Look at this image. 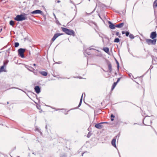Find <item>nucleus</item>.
<instances>
[{
    "mask_svg": "<svg viewBox=\"0 0 157 157\" xmlns=\"http://www.w3.org/2000/svg\"><path fill=\"white\" fill-rule=\"evenodd\" d=\"M116 138L114 137L112 140L111 142V144L113 146L115 147H116Z\"/></svg>",
    "mask_w": 157,
    "mask_h": 157,
    "instance_id": "11",
    "label": "nucleus"
},
{
    "mask_svg": "<svg viewBox=\"0 0 157 157\" xmlns=\"http://www.w3.org/2000/svg\"><path fill=\"white\" fill-rule=\"evenodd\" d=\"M116 34L117 36H118L119 37H121V36L120 35H119V33L118 32H117L116 33Z\"/></svg>",
    "mask_w": 157,
    "mask_h": 157,
    "instance_id": "25",
    "label": "nucleus"
},
{
    "mask_svg": "<svg viewBox=\"0 0 157 157\" xmlns=\"http://www.w3.org/2000/svg\"><path fill=\"white\" fill-rule=\"evenodd\" d=\"M83 95V94H82V97H81V98L79 104V105H78V107H79L80 106V105H81V103H82V98Z\"/></svg>",
    "mask_w": 157,
    "mask_h": 157,
    "instance_id": "20",
    "label": "nucleus"
},
{
    "mask_svg": "<svg viewBox=\"0 0 157 157\" xmlns=\"http://www.w3.org/2000/svg\"><path fill=\"white\" fill-rule=\"evenodd\" d=\"M62 35V34L59 33H57L55 34L53 37L52 38L51 41H52V42H53L58 36L60 35Z\"/></svg>",
    "mask_w": 157,
    "mask_h": 157,
    "instance_id": "7",
    "label": "nucleus"
},
{
    "mask_svg": "<svg viewBox=\"0 0 157 157\" xmlns=\"http://www.w3.org/2000/svg\"><path fill=\"white\" fill-rule=\"evenodd\" d=\"M2 29H1V31H2Z\"/></svg>",
    "mask_w": 157,
    "mask_h": 157,
    "instance_id": "40",
    "label": "nucleus"
},
{
    "mask_svg": "<svg viewBox=\"0 0 157 157\" xmlns=\"http://www.w3.org/2000/svg\"><path fill=\"white\" fill-rule=\"evenodd\" d=\"M42 13V11L40 10H34L31 12V13L33 14H41Z\"/></svg>",
    "mask_w": 157,
    "mask_h": 157,
    "instance_id": "9",
    "label": "nucleus"
},
{
    "mask_svg": "<svg viewBox=\"0 0 157 157\" xmlns=\"http://www.w3.org/2000/svg\"><path fill=\"white\" fill-rule=\"evenodd\" d=\"M107 123V122H101L98 124H96L95 127L98 129H101L103 127V125H102V124Z\"/></svg>",
    "mask_w": 157,
    "mask_h": 157,
    "instance_id": "6",
    "label": "nucleus"
},
{
    "mask_svg": "<svg viewBox=\"0 0 157 157\" xmlns=\"http://www.w3.org/2000/svg\"><path fill=\"white\" fill-rule=\"evenodd\" d=\"M33 65L34 66H36V64H33Z\"/></svg>",
    "mask_w": 157,
    "mask_h": 157,
    "instance_id": "39",
    "label": "nucleus"
},
{
    "mask_svg": "<svg viewBox=\"0 0 157 157\" xmlns=\"http://www.w3.org/2000/svg\"><path fill=\"white\" fill-rule=\"evenodd\" d=\"M26 49L20 48L18 50V55L22 58H24V53L25 52Z\"/></svg>",
    "mask_w": 157,
    "mask_h": 157,
    "instance_id": "3",
    "label": "nucleus"
},
{
    "mask_svg": "<svg viewBox=\"0 0 157 157\" xmlns=\"http://www.w3.org/2000/svg\"><path fill=\"white\" fill-rule=\"evenodd\" d=\"M156 39H153V40H151L150 39H146V42L149 45H150L151 44L155 45L156 44Z\"/></svg>",
    "mask_w": 157,
    "mask_h": 157,
    "instance_id": "4",
    "label": "nucleus"
},
{
    "mask_svg": "<svg viewBox=\"0 0 157 157\" xmlns=\"http://www.w3.org/2000/svg\"><path fill=\"white\" fill-rule=\"evenodd\" d=\"M115 116L114 115H113V114H111V117H112V118H114V117Z\"/></svg>",
    "mask_w": 157,
    "mask_h": 157,
    "instance_id": "29",
    "label": "nucleus"
},
{
    "mask_svg": "<svg viewBox=\"0 0 157 157\" xmlns=\"http://www.w3.org/2000/svg\"><path fill=\"white\" fill-rule=\"evenodd\" d=\"M29 67L31 68V70H32V71L34 70V69L32 67Z\"/></svg>",
    "mask_w": 157,
    "mask_h": 157,
    "instance_id": "31",
    "label": "nucleus"
},
{
    "mask_svg": "<svg viewBox=\"0 0 157 157\" xmlns=\"http://www.w3.org/2000/svg\"><path fill=\"white\" fill-rule=\"evenodd\" d=\"M59 63H59H61V62H59L57 63Z\"/></svg>",
    "mask_w": 157,
    "mask_h": 157,
    "instance_id": "36",
    "label": "nucleus"
},
{
    "mask_svg": "<svg viewBox=\"0 0 157 157\" xmlns=\"http://www.w3.org/2000/svg\"><path fill=\"white\" fill-rule=\"evenodd\" d=\"M19 45V43L18 42H16L14 46L15 47H17Z\"/></svg>",
    "mask_w": 157,
    "mask_h": 157,
    "instance_id": "24",
    "label": "nucleus"
},
{
    "mask_svg": "<svg viewBox=\"0 0 157 157\" xmlns=\"http://www.w3.org/2000/svg\"><path fill=\"white\" fill-rule=\"evenodd\" d=\"M8 63V62H5L4 63V65H5L6 64H7V63Z\"/></svg>",
    "mask_w": 157,
    "mask_h": 157,
    "instance_id": "30",
    "label": "nucleus"
},
{
    "mask_svg": "<svg viewBox=\"0 0 157 157\" xmlns=\"http://www.w3.org/2000/svg\"><path fill=\"white\" fill-rule=\"evenodd\" d=\"M27 19V14L23 13L21 15H17L14 19L17 21H19L25 20Z\"/></svg>",
    "mask_w": 157,
    "mask_h": 157,
    "instance_id": "1",
    "label": "nucleus"
},
{
    "mask_svg": "<svg viewBox=\"0 0 157 157\" xmlns=\"http://www.w3.org/2000/svg\"><path fill=\"white\" fill-rule=\"evenodd\" d=\"M126 35V36H128L129 35V33L128 32H126L125 33Z\"/></svg>",
    "mask_w": 157,
    "mask_h": 157,
    "instance_id": "26",
    "label": "nucleus"
},
{
    "mask_svg": "<svg viewBox=\"0 0 157 157\" xmlns=\"http://www.w3.org/2000/svg\"><path fill=\"white\" fill-rule=\"evenodd\" d=\"M122 34H124L125 33V32L124 31H123L122 32Z\"/></svg>",
    "mask_w": 157,
    "mask_h": 157,
    "instance_id": "33",
    "label": "nucleus"
},
{
    "mask_svg": "<svg viewBox=\"0 0 157 157\" xmlns=\"http://www.w3.org/2000/svg\"><path fill=\"white\" fill-rule=\"evenodd\" d=\"M89 1H90V0H89Z\"/></svg>",
    "mask_w": 157,
    "mask_h": 157,
    "instance_id": "41",
    "label": "nucleus"
},
{
    "mask_svg": "<svg viewBox=\"0 0 157 157\" xmlns=\"http://www.w3.org/2000/svg\"><path fill=\"white\" fill-rule=\"evenodd\" d=\"M60 2V1L59 0H58L57 2V3H59Z\"/></svg>",
    "mask_w": 157,
    "mask_h": 157,
    "instance_id": "35",
    "label": "nucleus"
},
{
    "mask_svg": "<svg viewBox=\"0 0 157 157\" xmlns=\"http://www.w3.org/2000/svg\"><path fill=\"white\" fill-rule=\"evenodd\" d=\"M157 34L156 32H152L151 33L150 36V37L152 39H154L156 37Z\"/></svg>",
    "mask_w": 157,
    "mask_h": 157,
    "instance_id": "8",
    "label": "nucleus"
},
{
    "mask_svg": "<svg viewBox=\"0 0 157 157\" xmlns=\"http://www.w3.org/2000/svg\"><path fill=\"white\" fill-rule=\"evenodd\" d=\"M143 123L146 125H148L151 123V121L149 120L148 117H145L143 120Z\"/></svg>",
    "mask_w": 157,
    "mask_h": 157,
    "instance_id": "5",
    "label": "nucleus"
},
{
    "mask_svg": "<svg viewBox=\"0 0 157 157\" xmlns=\"http://www.w3.org/2000/svg\"><path fill=\"white\" fill-rule=\"evenodd\" d=\"M119 41H120L119 39L118 38H116L115 39V40L114 41V42H116V43H118L119 42Z\"/></svg>",
    "mask_w": 157,
    "mask_h": 157,
    "instance_id": "21",
    "label": "nucleus"
},
{
    "mask_svg": "<svg viewBox=\"0 0 157 157\" xmlns=\"http://www.w3.org/2000/svg\"><path fill=\"white\" fill-rule=\"evenodd\" d=\"M62 30L66 34L72 35L73 36L75 35V32L73 30L67 29L65 28H62Z\"/></svg>",
    "mask_w": 157,
    "mask_h": 157,
    "instance_id": "2",
    "label": "nucleus"
},
{
    "mask_svg": "<svg viewBox=\"0 0 157 157\" xmlns=\"http://www.w3.org/2000/svg\"><path fill=\"white\" fill-rule=\"evenodd\" d=\"M117 83V82H114L113 83V86H112V89H111V90H113V89L116 86Z\"/></svg>",
    "mask_w": 157,
    "mask_h": 157,
    "instance_id": "18",
    "label": "nucleus"
},
{
    "mask_svg": "<svg viewBox=\"0 0 157 157\" xmlns=\"http://www.w3.org/2000/svg\"><path fill=\"white\" fill-rule=\"evenodd\" d=\"M10 24L13 27L14 24V22L13 21H10Z\"/></svg>",
    "mask_w": 157,
    "mask_h": 157,
    "instance_id": "19",
    "label": "nucleus"
},
{
    "mask_svg": "<svg viewBox=\"0 0 157 157\" xmlns=\"http://www.w3.org/2000/svg\"><path fill=\"white\" fill-rule=\"evenodd\" d=\"M103 50L106 53H108L109 52V48L107 47L104 48Z\"/></svg>",
    "mask_w": 157,
    "mask_h": 157,
    "instance_id": "16",
    "label": "nucleus"
},
{
    "mask_svg": "<svg viewBox=\"0 0 157 157\" xmlns=\"http://www.w3.org/2000/svg\"><path fill=\"white\" fill-rule=\"evenodd\" d=\"M109 23L110 24L109 27L111 29H115V25H114L111 22L109 21Z\"/></svg>",
    "mask_w": 157,
    "mask_h": 157,
    "instance_id": "13",
    "label": "nucleus"
},
{
    "mask_svg": "<svg viewBox=\"0 0 157 157\" xmlns=\"http://www.w3.org/2000/svg\"><path fill=\"white\" fill-rule=\"evenodd\" d=\"M120 79H121L120 78H118L117 81V83H118L120 81Z\"/></svg>",
    "mask_w": 157,
    "mask_h": 157,
    "instance_id": "28",
    "label": "nucleus"
},
{
    "mask_svg": "<svg viewBox=\"0 0 157 157\" xmlns=\"http://www.w3.org/2000/svg\"><path fill=\"white\" fill-rule=\"evenodd\" d=\"M111 121H113L114 119L113 118H111Z\"/></svg>",
    "mask_w": 157,
    "mask_h": 157,
    "instance_id": "37",
    "label": "nucleus"
},
{
    "mask_svg": "<svg viewBox=\"0 0 157 157\" xmlns=\"http://www.w3.org/2000/svg\"><path fill=\"white\" fill-rule=\"evenodd\" d=\"M108 68L109 72H111L112 71V65L111 63L108 64Z\"/></svg>",
    "mask_w": 157,
    "mask_h": 157,
    "instance_id": "15",
    "label": "nucleus"
},
{
    "mask_svg": "<svg viewBox=\"0 0 157 157\" xmlns=\"http://www.w3.org/2000/svg\"><path fill=\"white\" fill-rule=\"evenodd\" d=\"M91 135V134L90 132H89L87 135V137H88V138L90 137V136Z\"/></svg>",
    "mask_w": 157,
    "mask_h": 157,
    "instance_id": "27",
    "label": "nucleus"
},
{
    "mask_svg": "<svg viewBox=\"0 0 157 157\" xmlns=\"http://www.w3.org/2000/svg\"><path fill=\"white\" fill-rule=\"evenodd\" d=\"M153 6L156 7H157V2H156V0H155L153 3Z\"/></svg>",
    "mask_w": 157,
    "mask_h": 157,
    "instance_id": "22",
    "label": "nucleus"
},
{
    "mask_svg": "<svg viewBox=\"0 0 157 157\" xmlns=\"http://www.w3.org/2000/svg\"><path fill=\"white\" fill-rule=\"evenodd\" d=\"M117 63H118V66H117V67H119V64H118V62H117Z\"/></svg>",
    "mask_w": 157,
    "mask_h": 157,
    "instance_id": "38",
    "label": "nucleus"
},
{
    "mask_svg": "<svg viewBox=\"0 0 157 157\" xmlns=\"http://www.w3.org/2000/svg\"><path fill=\"white\" fill-rule=\"evenodd\" d=\"M34 89L37 93L38 94L40 92V88L38 86H36L35 87Z\"/></svg>",
    "mask_w": 157,
    "mask_h": 157,
    "instance_id": "10",
    "label": "nucleus"
},
{
    "mask_svg": "<svg viewBox=\"0 0 157 157\" xmlns=\"http://www.w3.org/2000/svg\"><path fill=\"white\" fill-rule=\"evenodd\" d=\"M4 65L1 66L0 68V73L3 71H5V70L4 69Z\"/></svg>",
    "mask_w": 157,
    "mask_h": 157,
    "instance_id": "17",
    "label": "nucleus"
},
{
    "mask_svg": "<svg viewBox=\"0 0 157 157\" xmlns=\"http://www.w3.org/2000/svg\"><path fill=\"white\" fill-rule=\"evenodd\" d=\"M27 69H28V70H29L30 71H32V70H31L30 69H29V68H27Z\"/></svg>",
    "mask_w": 157,
    "mask_h": 157,
    "instance_id": "34",
    "label": "nucleus"
},
{
    "mask_svg": "<svg viewBox=\"0 0 157 157\" xmlns=\"http://www.w3.org/2000/svg\"><path fill=\"white\" fill-rule=\"evenodd\" d=\"M129 37L131 39H133L134 38V36L132 34H130L129 35Z\"/></svg>",
    "mask_w": 157,
    "mask_h": 157,
    "instance_id": "23",
    "label": "nucleus"
},
{
    "mask_svg": "<svg viewBox=\"0 0 157 157\" xmlns=\"http://www.w3.org/2000/svg\"><path fill=\"white\" fill-rule=\"evenodd\" d=\"M40 73L42 75L44 76H46L47 75L48 73L47 72L44 71H41L40 72Z\"/></svg>",
    "mask_w": 157,
    "mask_h": 157,
    "instance_id": "14",
    "label": "nucleus"
},
{
    "mask_svg": "<svg viewBox=\"0 0 157 157\" xmlns=\"http://www.w3.org/2000/svg\"><path fill=\"white\" fill-rule=\"evenodd\" d=\"M124 23H122L115 25V27L118 28H121L124 25Z\"/></svg>",
    "mask_w": 157,
    "mask_h": 157,
    "instance_id": "12",
    "label": "nucleus"
},
{
    "mask_svg": "<svg viewBox=\"0 0 157 157\" xmlns=\"http://www.w3.org/2000/svg\"><path fill=\"white\" fill-rule=\"evenodd\" d=\"M66 157V155L65 154H64L63 155V157Z\"/></svg>",
    "mask_w": 157,
    "mask_h": 157,
    "instance_id": "32",
    "label": "nucleus"
}]
</instances>
